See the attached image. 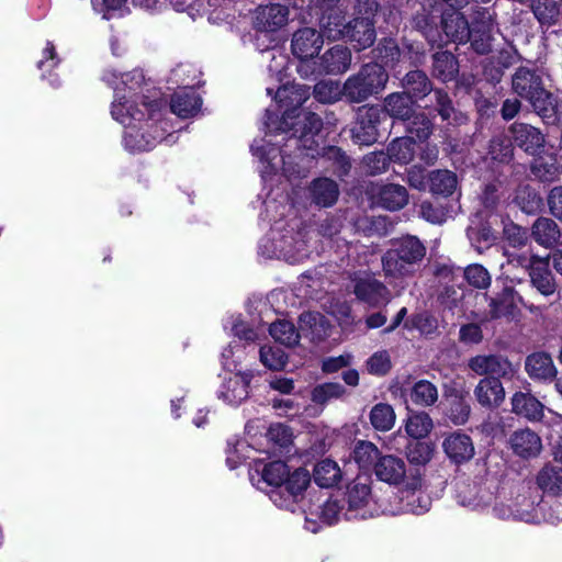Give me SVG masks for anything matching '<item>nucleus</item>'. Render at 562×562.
<instances>
[{"label":"nucleus","mask_w":562,"mask_h":562,"mask_svg":"<svg viewBox=\"0 0 562 562\" xmlns=\"http://www.w3.org/2000/svg\"><path fill=\"white\" fill-rule=\"evenodd\" d=\"M261 477L271 488L267 492L276 506L294 513L299 502L311 483V474L306 469L299 468L290 473L282 461L266 464Z\"/></svg>","instance_id":"nucleus-1"},{"label":"nucleus","mask_w":562,"mask_h":562,"mask_svg":"<svg viewBox=\"0 0 562 562\" xmlns=\"http://www.w3.org/2000/svg\"><path fill=\"white\" fill-rule=\"evenodd\" d=\"M145 99V95H143ZM142 105L144 110L132 111V106L124 112L125 104L122 102L112 105L111 114L114 120L120 122L126 127L124 133V146L130 151H145L150 150L164 138L165 131L159 128L156 124L148 125L146 132H140L133 125V122H142L145 113L150 117L160 110L161 102L158 99L150 101L143 100Z\"/></svg>","instance_id":"nucleus-2"},{"label":"nucleus","mask_w":562,"mask_h":562,"mask_svg":"<svg viewBox=\"0 0 562 562\" xmlns=\"http://www.w3.org/2000/svg\"><path fill=\"white\" fill-rule=\"evenodd\" d=\"M426 256L425 245L407 235L392 241L382 257L383 271L389 277L400 278L413 274Z\"/></svg>","instance_id":"nucleus-3"},{"label":"nucleus","mask_w":562,"mask_h":562,"mask_svg":"<svg viewBox=\"0 0 562 562\" xmlns=\"http://www.w3.org/2000/svg\"><path fill=\"white\" fill-rule=\"evenodd\" d=\"M389 81V74L378 63H368L344 82V98L349 103H362L381 93Z\"/></svg>","instance_id":"nucleus-4"},{"label":"nucleus","mask_w":562,"mask_h":562,"mask_svg":"<svg viewBox=\"0 0 562 562\" xmlns=\"http://www.w3.org/2000/svg\"><path fill=\"white\" fill-rule=\"evenodd\" d=\"M324 33L333 41H349L357 50L372 46L376 37L374 22L369 15L348 23H344V15H334V21L324 22Z\"/></svg>","instance_id":"nucleus-5"},{"label":"nucleus","mask_w":562,"mask_h":562,"mask_svg":"<svg viewBox=\"0 0 562 562\" xmlns=\"http://www.w3.org/2000/svg\"><path fill=\"white\" fill-rule=\"evenodd\" d=\"M513 91L521 99L528 101L535 112L548 113L551 108L552 93L544 88L542 74L540 70L520 66L512 77Z\"/></svg>","instance_id":"nucleus-6"},{"label":"nucleus","mask_w":562,"mask_h":562,"mask_svg":"<svg viewBox=\"0 0 562 562\" xmlns=\"http://www.w3.org/2000/svg\"><path fill=\"white\" fill-rule=\"evenodd\" d=\"M385 119L379 105H361L356 112V122L351 128V137L356 144L372 145L379 138V125Z\"/></svg>","instance_id":"nucleus-7"},{"label":"nucleus","mask_w":562,"mask_h":562,"mask_svg":"<svg viewBox=\"0 0 562 562\" xmlns=\"http://www.w3.org/2000/svg\"><path fill=\"white\" fill-rule=\"evenodd\" d=\"M487 302L485 319L496 321L505 319L514 321L519 315L518 302L524 303L522 297L512 286H505L502 291L488 295L484 294Z\"/></svg>","instance_id":"nucleus-8"},{"label":"nucleus","mask_w":562,"mask_h":562,"mask_svg":"<svg viewBox=\"0 0 562 562\" xmlns=\"http://www.w3.org/2000/svg\"><path fill=\"white\" fill-rule=\"evenodd\" d=\"M468 367L475 374L484 378L510 380L517 372L507 357L501 353H482L471 357Z\"/></svg>","instance_id":"nucleus-9"},{"label":"nucleus","mask_w":562,"mask_h":562,"mask_svg":"<svg viewBox=\"0 0 562 562\" xmlns=\"http://www.w3.org/2000/svg\"><path fill=\"white\" fill-rule=\"evenodd\" d=\"M250 148L254 156L268 164L267 168H269V172H276L278 170L279 166L278 164L273 162V160L276 159L277 155L280 154L283 173L289 179L305 177V168L293 166L292 161L290 160L291 157L288 156L285 151L279 150L278 148L267 144L263 139L260 142L255 140Z\"/></svg>","instance_id":"nucleus-10"},{"label":"nucleus","mask_w":562,"mask_h":562,"mask_svg":"<svg viewBox=\"0 0 562 562\" xmlns=\"http://www.w3.org/2000/svg\"><path fill=\"white\" fill-rule=\"evenodd\" d=\"M348 508L344 513L347 520L367 518V507L371 502V487L368 477L358 476L347 487Z\"/></svg>","instance_id":"nucleus-11"},{"label":"nucleus","mask_w":562,"mask_h":562,"mask_svg":"<svg viewBox=\"0 0 562 562\" xmlns=\"http://www.w3.org/2000/svg\"><path fill=\"white\" fill-rule=\"evenodd\" d=\"M509 133L514 144L528 155L536 156L544 147V135L530 124L515 122L510 125Z\"/></svg>","instance_id":"nucleus-12"},{"label":"nucleus","mask_w":562,"mask_h":562,"mask_svg":"<svg viewBox=\"0 0 562 562\" xmlns=\"http://www.w3.org/2000/svg\"><path fill=\"white\" fill-rule=\"evenodd\" d=\"M494 22L490 12L481 9L476 12L472 26H470L471 46L480 55L488 54L492 50V31Z\"/></svg>","instance_id":"nucleus-13"},{"label":"nucleus","mask_w":562,"mask_h":562,"mask_svg":"<svg viewBox=\"0 0 562 562\" xmlns=\"http://www.w3.org/2000/svg\"><path fill=\"white\" fill-rule=\"evenodd\" d=\"M351 52L342 45H335L327 49L316 63L317 71L324 75H340L351 65Z\"/></svg>","instance_id":"nucleus-14"},{"label":"nucleus","mask_w":562,"mask_h":562,"mask_svg":"<svg viewBox=\"0 0 562 562\" xmlns=\"http://www.w3.org/2000/svg\"><path fill=\"white\" fill-rule=\"evenodd\" d=\"M324 44L323 35L313 27H303L294 32L291 48L294 56L307 59L318 54Z\"/></svg>","instance_id":"nucleus-15"},{"label":"nucleus","mask_w":562,"mask_h":562,"mask_svg":"<svg viewBox=\"0 0 562 562\" xmlns=\"http://www.w3.org/2000/svg\"><path fill=\"white\" fill-rule=\"evenodd\" d=\"M252 374L238 372L225 378L217 396L229 405H239L249 395V384Z\"/></svg>","instance_id":"nucleus-16"},{"label":"nucleus","mask_w":562,"mask_h":562,"mask_svg":"<svg viewBox=\"0 0 562 562\" xmlns=\"http://www.w3.org/2000/svg\"><path fill=\"white\" fill-rule=\"evenodd\" d=\"M310 87L299 83L285 85L278 89L276 101L282 110L283 119L293 117L296 111L308 98Z\"/></svg>","instance_id":"nucleus-17"},{"label":"nucleus","mask_w":562,"mask_h":562,"mask_svg":"<svg viewBox=\"0 0 562 562\" xmlns=\"http://www.w3.org/2000/svg\"><path fill=\"white\" fill-rule=\"evenodd\" d=\"M508 445L514 454L522 459L536 458L542 450L540 436L529 428L515 430L508 439Z\"/></svg>","instance_id":"nucleus-18"},{"label":"nucleus","mask_w":562,"mask_h":562,"mask_svg":"<svg viewBox=\"0 0 562 562\" xmlns=\"http://www.w3.org/2000/svg\"><path fill=\"white\" fill-rule=\"evenodd\" d=\"M525 370L531 380L549 383L557 378V367L551 356L544 351H537L527 356Z\"/></svg>","instance_id":"nucleus-19"},{"label":"nucleus","mask_w":562,"mask_h":562,"mask_svg":"<svg viewBox=\"0 0 562 562\" xmlns=\"http://www.w3.org/2000/svg\"><path fill=\"white\" fill-rule=\"evenodd\" d=\"M353 293L358 300L371 306L389 301L387 288L373 277L367 276L355 281Z\"/></svg>","instance_id":"nucleus-20"},{"label":"nucleus","mask_w":562,"mask_h":562,"mask_svg":"<svg viewBox=\"0 0 562 562\" xmlns=\"http://www.w3.org/2000/svg\"><path fill=\"white\" fill-rule=\"evenodd\" d=\"M440 25L449 41L459 44L469 42L471 36L469 22L458 10L440 12Z\"/></svg>","instance_id":"nucleus-21"},{"label":"nucleus","mask_w":562,"mask_h":562,"mask_svg":"<svg viewBox=\"0 0 562 562\" xmlns=\"http://www.w3.org/2000/svg\"><path fill=\"white\" fill-rule=\"evenodd\" d=\"M121 80L128 94L121 95V89L115 88V100L112 105L117 102L125 104L124 112L132 106V111L139 110L137 108V101L139 99L137 91L143 92V86H147L145 82V76L142 70L135 69L131 72L121 75Z\"/></svg>","instance_id":"nucleus-22"},{"label":"nucleus","mask_w":562,"mask_h":562,"mask_svg":"<svg viewBox=\"0 0 562 562\" xmlns=\"http://www.w3.org/2000/svg\"><path fill=\"white\" fill-rule=\"evenodd\" d=\"M289 9L279 3L261 5L256 12V25L265 32H274L288 23Z\"/></svg>","instance_id":"nucleus-23"},{"label":"nucleus","mask_w":562,"mask_h":562,"mask_svg":"<svg viewBox=\"0 0 562 562\" xmlns=\"http://www.w3.org/2000/svg\"><path fill=\"white\" fill-rule=\"evenodd\" d=\"M443 451L454 463H463L474 456V446L470 436L454 431L445 438L442 442Z\"/></svg>","instance_id":"nucleus-24"},{"label":"nucleus","mask_w":562,"mask_h":562,"mask_svg":"<svg viewBox=\"0 0 562 562\" xmlns=\"http://www.w3.org/2000/svg\"><path fill=\"white\" fill-rule=\"evenodd\" d=\"M510 402L512 412L529 422H540L544 416V405L529 392H516Z\"/></svg>","instance_id":"nucleus-25"},{"label":"nucleus","mask_w":562,"mask_h":562,"mask_svg":"<svg viewBox=\"0 0 562 562\" xmlns=\"http://www.w3.org/2000/svg\"><path fill=\"white\" fill-rule=\"evenodd\" d=\"M474 396L483 407H497L505 400V390L499 380L483 378L474 389Z\"/></svg>","instance_id":"nucleus-26"},{"label":"nucleus","mask_w":562,"mask_h":562,"mask_svg":"<svg viewBox=\"0 0 562 562\" xmlns=\"http://www.w3.org/2000/svg\"><path fill=\"white\" fill-rule=\"evenodd\" d=\"M322 127L323 121L317 114L306 113L300 127L301 135L299 137L293 135L289 137L288 142L293 143L300 151H312L315 144L314 136L318 134ZM306 155L310 156V153H306Z\"/></svg>","instance_id":"nucleus-27"},{"label":"nucleus","mask_w":562,"mask_h":562,"mask_svg":"<svg viewBox=\"0 0 562 562\" xmlns=\"http://www.w3.org/2000/svg\"><path fill=\"white\" fill-rule=\"evenodd\" d=\"M415 100L405 91L387 94L383 101V113L389 116L405 121L414 113Z\"/></svg>","instance_id":"nucleus-28"},{"label":"nucleus","mask_w":562,"mask_h":562,"mask_svg":"<svg viewBox=\"0 0 562 562\" xmlns=\"http://www.w3.org/2000/svg\"><path fill=\"white\" fill-rule=\"evenodd\" d=\"M201 104L202 99L194 89H179L170 101L171 111L182 119L195 115Z\"/></svg>","instance_id":"nucleus-29"},{"label":"nucleus","mask_w":562,"mask_h":562,"mask_svg":"<svg viewBox=\"0 0 562 562\" xmlns=\"http://www.w3.org/2000/svg\"><path fill=\"white\" fill-rule=\"evenodd\" d=\"M308 190L312 202L321 207L333 206L339 196L338 184L329 178L315 179Z\"/></svg>","instance_id":"nucleus-30"},{"label":"nucleus","mask_w":562,"mask_h":562,"mask_svg":"<svg viewBox=\"0 0 562 562\" xmlns=\"http://www.w3.org/2000/svg\"><path fill=\"white\" fill-rule=\"evenodd\" d=\"M374 472L379 480L390 484H398L405 476L406 465L401 458L384 456L376 461Z\"/></svg>","instance_id":"nucleus-31"},{"label":"nucleus","mask_w":562,"mask_h":562,"mask_svg":"<svg viewBox=\"0 0 562 562\" xmlns=\"http://www.w3.org/2000/svg\"><path fill=\"white\" fill-rule=\"evenodd\" d=\"M440 12H442V10L436 4L429 13L424 11L413 18L414 27L422 32L425 38L432 45L439 44L442 41L438 29Z\"/></svg>","instance_id":"nucleus-32"},{"label":"nucleus","mask_w":562,"mask_h":562,"mask_svg":"<svg viewBox=\"0 0 562 562\" xmlns=\"http://www.w3.org/2000/svg\"><path fill=\"white\" fill-rule=\"evenodd\" d=\"M494 514L502 519H517L526 522L533 521L535 506L533 502L529 501L526 496L509 505H496L493 508Z\"/></svg>","instance_id":"nucleus-33"},{"label":"nucleus","mask_w":562,"mask_h":562,"mask_svg":"<svg viewBox=\"0 0 562 562\" xmlns=\"http://www.w3.org/2000/svg\"><path fill=\"white\" fill-rule=\"evenodd\" d=\"M529 277L532 286L542 295L550 296L555 293L558 285L549 269L548 260L541 259L536 261V265L532 266V270L529 272Z\"/></svg>","instance_id":"nucleus-34"},{"label":"nucleus","mask_w":562,"mask_h":562,"mask_svg":"<svg viewBox=\"0 0 562 562\" xmlns=\"http://www.w3.org/2000/svg\"><path fill=\"white\" fill-rule=\"evenodd\" d=\"M318 155L325 167L334 175L341 178L349 173L351 168L350 159L339 147H325Z\"/></svg>","instance_id":"nucleus-35"},{"label":"nucleus","mask_w":562,"mask_h":562,"mask_svg":"<svg viewBox=\"0 0 562 562\" xmlns=\"http://www.w3.org/2000/svg\"><path fill=\"white\" fill-rule=\"evenodd\" d=\"M402 87L415 101L423 99L432 91V85L422 70H412L402 79Z\"/></svg>","instance_id":"nucleus-36"},{"label":"nucleus","mask_w":562,"mask_h":562,"mask_svg":"<svg viewBox=\"0 0 562 562\" xmlns=\"http://www.w3.org/2000/svg\"><path fill=\"white\" fill-rule=\"evenodd\" d=\"M378 196L380 205L390 211L401 210L408 202L406 188L394 183L382 186Z\"/></svg>","instance_id":"nucleus-37"},{"label":"nucleus","mask_w":562,"mask_h":562,"mask_svg":"<svg viewBox=\"0 0 562 562\" xmlns=\"http://www.w3.org/2000/svg\"><path fill=\"white\" fill-rule=\"evenodd\" d=\"M531 235L541 246H554L561 236L558 224L549 217H539L532 225Z\"/></svg>","instance_id":"nucleus-38"},{"label":"nucleus","mask_w":562,"mask_h":562,"mask_svg":"<svg viewBox=\"0 0 562 562\" xmlns=\"http://www.w3.org/2000/svg\"><path fill=\"white\" fill-rule=\"evenodd\" d=\"M313 477L318 486L328 488L340 481L341 471L335 461L324 459L315 464Z\"/></svg>","instance_id":"nucleus-39"},{"label":"nucleus","mask_w":562,"mask_h":562,"mask_svg":"<svg viewBox=\"0 0 562 562\" xmlns=\"http://www.w3.org/2000/svg\"><path fill=\"white\" fill-rule=\"evenodd\" d=\"M538 486L553 495L562 494V467L546 464L537 475Z\"/></svg>","instance_id":"nucleus-40"},{"label":"nucleus","mask_w":562,"mask_h":562,"mask_svg":"<svg viewBox=\"0 0 562 562\" xmlns=\"http://www.w3.org/2000/svg\"><path fill=\"white\" fill-rule=\"evenodd\" d=\"M412 485L413 490L407 491L402 497L404 508L406 512L415 515L425 514L430 508L431 499L427 494L418 490L420 487V479H415Z\"/></svg>","instance_id":"nucleus-41"},{"label":"nucleus","mask_w":562,"mask_h":562,"mask_svg":"<svg viewBox=\"0 0 562 562\" xmlns=\"http://www.w3.org/2000/svg\"><path fill=\"white\" fill-rule=\"evenodd\" d=\"M458 61L449 52H437L432 55V75L442 81L452 80L458 74Z\"/></svg>","instance_id":"nucleus-42"},{"label":"nucleus","mask_w":562,"mask_h":562,"mask_svg":"<svg viewBox=\"0 0 562 562\" xmlns=\"http://www.w3.org/2000/svg\"><path fill=\"white\" fill-rule=\"evenodd\" d=\"M411 401L420 407H429L437 403L439 398L437 386L427 381H417L411 390Z\"/></svg>","instance_id":"nucleus-43"},{"label":"nucleus","mask_w":562,"mask_h":562,"mask_svg":"<svg viewBox=\"0 0 562 562\" xmlns=\"http://www.w3.org/2000/svg\"><path fill=\"white\" fill-rule=\"evenodd\" d=\"M432 428V419L426 412H412L405 425L407 435L414 439L427 437Z\"/></svg>","instance_id":"nucleus-44"},{"label":"nucleus","mask_w":562,"mask_h":562,"mask_svg":"<svg viewBox=\"0 0 562 562\" xmlns=\"http://www.w3.org/2000/svg\"><path fill=\"white\" fill-rule=\"evenodd\" d=\"M370 423L375 430L389 431L396 419L394 408L386 403H378L370 411Z\"/></svg>","instance_id":"nucleus-45"},{"label":"nucleus","mask_w":562,"mask_h":562,"mask_svg":"<svg viewBox=\"0 0 562 562\" xmlns=\"http://www.w3.org/2000/svg\"><path fill=\"white\" fill-rule=\"evenodd\" d=\"M387 153L392 160L408 164L415 156V140L411 136L397 137L387 146Z\"/></svg>","instance_id":"nucleus-46"},{"label":"nucleus","mask_w":562,"mask_h":562,"mask_svg":"<svg viewBox=\"0 0 562 562\" xmlns=\"http://www.w3.org/2000/svg\"><path fill=\"white\" fill-rule=\"evenodd\" d=\"M531 11L539 23L547 27L555 24L561 14L560 5L554 0H531Z\"/></svg>","instance_id":"nucleus-47"},{"label":"nucleus","mask_w":562,"mask_h":562,"mask_svg":"<svg viewBox=\"0 0 562 562\" xmlns=\"http://www.w3.org/2000/svg\"><path fill=\"white\" fill-rule=\"evenodd\" d=\"M429 184L432 193L450 195L457 188V176L449 170H435L429 176Z\"/></svg>","instance_id":"nucleus-48"},{"label":"nucleus","mask_w":562,"mask_h":562,"mask_svg":"<svg viewBox=\"0 0 562 562\" xmlns=\"http://www.w3.org/2000/svg\"><path fill=\"white\" fill-rule=\"evenodd\" d=\"M314 98L324 104H330L344 98V85L334 80H321L314 86Z\"/></svg>","instance_id":"nucleus-49"},{"label":"nucleus","mask_w":562,"mask_h":562,"mask_svg":"<svg viewBox=\"0 0 562 562\" xmlns=\"http://www.w3.org/2000/svg\"><path fill=\"white\" fill-rule=\"evenodd\" d=\"M269 333L276 341L284 346L292 347L299 342L300 334L295 326L288 321L272 323Z\"/></svg>","instance_id":"nucleus-50"},{"label":"nucleus","mask_w":562,"mask_h":562,"mask_svg":"<svg viewBox=\"0 0 562 562\" xmlns=\"http://www.w3.org/2000/svg\"><path fill=\"white\" fill-rule=\"evenodd\" d=\"M199 70L191 64L178 65L171 71L170 81L178 85L180 89H193L199 83Z\"/></svg>","instance_id":"nucleus-51"},{"label":"nucleus","mask_w":562,"mask_h":562,"mask_svg":"<svg viewBox=\"0 0 562 562\" xmlns=\"http://www.w3.org/2000/svg\"><path fill=\"white\" fill-rule=\"evenodd\" d=\"M406 122V132L415 135L420 142L427 140L434 131L431 120L425 113L412 114Z\"/></svg>","instance_id":"nucleus-52"},{"label":"nucleus","mask_w":562,"mask_h":562,"mask_svg":"<svg viewBox=\"0 0 562 562\" xmlns=\"http://www.w3.org/2000/svg\"><path fill=\"white\" fill-rule=\"evenodd\" d=\"M463 277L468 284L477 290H486L492 283L488 270L480 263H472L464 268Z\"/></svg>","instance_id":"nucleus-53"},{"label":"nucleus","mask_w":562,"mask_h":562,"mask_svg":"<svg viewBox=\"0 0 562 562\" xmlns=\"http://www.w3.org/2000/svg\"><path fill=\"white\" fill-rule=\"evenodd\" d=\"M380 451L376 446L370 441H359L353 450V459L361 469H369L375 465L380 459Z\"/></svg>","instance_id":"nucleus-54"},{"label":"nucleus","mask_w":562,"mask_h":562,"mask_svg":"<svg viewBox=\"0 0 562 562\" xmlns=\"http://www.w3.org/2000/svg\"><path fill=\"white\" fill-rule=\"evenodd\" d=\"M468 238L471 245L479 251L488 248L493 245L495 236L493 231L487 225H480L476 227H469L467 231Z\"/></svg>","instance_id":"nucleus-55"},{"label":"nucleus","mask_w":562,"mask_h":562,"mask_svg":"<svg viewBox=\"0 0 562 562\" xmlns=\"http://www.w3.org/2000/svg\"><path fill=\"white\" fill-rule=\"evenodd\" d=\"M346 394V389L336 382L317 385L312 392V401L316 404H325L331 400L340 398Z\"/></svg>","instance_id":"nucleus-56"},{"label":"nucleus","mask_w":562,"mask_h":562,"mask_svg":"<svg viewBox=\"0 0 562 562\" xmlns=\"http://www.w3.org/2000/svg\"><path fill=\"white\" fill-rule=\"evenodd\" d=\"M340 0H311V8L319 19L321 27L324 30V22L334 21V15H342L338 8Z\"/></svg>","instance_id":"nucleus-57"},{"label":"nucleus","mask_w":562,"mask_h":562,"mask_svg":"<svg viewBox=\"0 0 562 562\" xmlns=\"http://www.w3.org/2000/svg\"><path fill=\"white\" fill-rule=\"evenodd\" d=\"M260 361L271 370H281L286 363V356L280 347L262 346Z\"/></svg>","instance_id":"nucleus-58"},{"label":"nucleus","mask_w":562,"mask_h":562,"mask_svg":"<svg viewBox=\"0 0 562 562\" xmlns=\"http://www.w3.org/2000/svg\"><path fill=\"white\" fill-rule=\"evenodd\" d=\"M366 367L370 374L384 376L392 368L391 357L386 350L376 351L367 360Z\"/></svg>","instance_id":"nucleus-59"},{"label":"nucleus","mask_w":562,"mask_h":562,"mask_svg":"<svg viewBox=\"0 0 562 562\" xmlns=\"http://www.w3.org/2000/svg\"><path fill=\"white\" fill-rule=\"evenodd\" d=\"M407 460L416 465H425L431 460L432 448L428 442L416 441L407 447Z\"/></svg>","instance_id":"nucleus-60"},{"label":"nucleus","mask_w":562,"mask_h":562,"mask_svg":"<svg viewBox=\"0 0 562 562\" xmlns=\"http://www.w3.org/2000/svg\"><path fill=\"white\" fill-rule=\"evenodd\" d=\"M375 56L385 65H393L400 59L401 50L392 38H383L375 48Z\"/></svg>","instance_id":"nucleus-61"},{"label":"nucleus","mask_w":562,"mask_h":562,"mask_svg":"<svg viewBox=\"0 0 562 562\" xmlns=\"http://www.w3.org/2000/svg\"><path fill=\"white\" fill-rule=\"evenodd\" d=\"M434 98L436 101L435 110L438 112L443 121L453 120L458 122L456 110L448 93L441 89L434 90Z\"/></svg>","instance_id":"nucleus-62"},{"label":"nucleus","mask_w":562,"mask_h":562,"mask_svg":"<svg viewBox=\"0 0 562 562\" xmlns=\"http://www.w3.org/2000/svg\"><path fill=\"white\" fill-rule=\"evenodd\" d=\"M345 505L338 498L330 497L318 506V516L322 521L327 525L335 524L338 521L340 514L342 513Z\"/></svg>","instance_id":"nucleus-63"},{"label":"nucleus","mask_w":562,"mask_h":562,"mask_svg":"<svg viewBox=\"0 0 562 562\" xmlns=\"http://www.w3.org/2000/svg\"><path fill=\"white\" fill-rule=\"evenodd\" d=\"M490 154L494 160L508 162L513 157V146L507 138L497 136L491 140Z\"/></svg>","instance_id":"nucleus-64"}]
</instances>
